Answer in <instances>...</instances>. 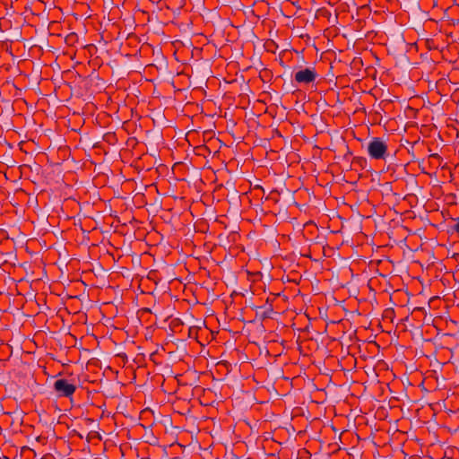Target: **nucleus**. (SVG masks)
<instances>
[{
	"instance_id": "2",
	"label": "nucleus",
	"mask_w": 459,
	"mask_h": 459,
	"mask_svg": "<svg viewBox=\"0 0 459 459\" xmlns=\"http://www.w3.org/2000/svg\"><path fill=\"white\" fill-rule=\"evenodd\" d=\"M53 388L60 397H71L76 391V385L65 378L56 380Z\"/></svg>"
},
{
	"instance_id": "3",
	"label": "nucleus",
	"mask_w": 459,
	"mask_h": 459,
	"mask_svg": "<svg viewBox=\"0 0 459 459\" xmlns=\"http://www.w3.org/2000/svg\"><path fill=\"white\" fill-rule=\"evenodd\" d=\"M317 73L314 68H304L297 71L294 74V81L299 84H308L314 82Z\"/></svg>"
},
{
	"instance_id": "1",
	"label": "nucleus",
	"mask_w": 459,
	"mask_h": 459,
	"mask_svg": "<svg viewBox=\"0 0 459 459\" xmlns=\"http://www.w3.org/2000/svg\"><path fill=\"white\" fill-rule=\"evenodd\" d=\"M368 153L371 159L385 160L388 156V146L380 137H374L368 144Z\"/></svg>"
},
{
	"instance_id": "5",
	"label": "nucleus",
	"mask_w": 459,
	"mask_h": 459,
	"mask_svg": "<svg viewBox=\"0 0 459 459\" xmlns=\"http://www.w3.org/2000/svg\"><path fill=\"white\" fill-rule=\"evenodd\" d=\"M354 162H357L359 165H362L363 163H366L367 160H366V159H364L362 157H357V158L354 159Z\"/></svg>"
},
{
	"instance_id": "4",
	"label": "nucleus",
	"mask_w": 459,
	"mask_h": 459,
	"mask_svg": "<svg viewBox=\"0 0 459 459\" xmlns=\"http://www.w3.org/2000/svg\"><path fill=\"white\" fill-rule=\"evenodd\" d=\"M456 223L452 226V230L459 236V217L456 220Z\"/></svg>"
}]
</instances>
